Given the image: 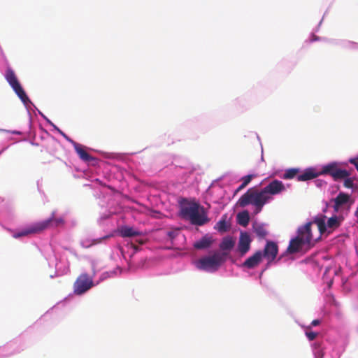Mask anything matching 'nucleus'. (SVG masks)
Wrapping results in <instances>:
<instances>
[{"label":"nucleus","mask_w":358,"mask_h":358,"mask_svg":"<svg viewBox=\"0 0 358 358\" xmlns=\"http://www.w3.org/2000/svg\"><path fill=\"white\" fill-rule=\"evenodd\" d=\"M74 149L76 153L78 155L79 157L84 162H90L94 160V158L92 157L85 150V148L74 141H72Z\"/></svg>","instance_id":"14"},{"label":"nucleus","mask_w":358,"mask_h":358,"mask_svg":"<svg viewBox=\"0 0 358 358\" xmlns=\"http://www.w3.org/2000/svg\"><path fill=\"white\" fill-rule=\"evenodd\" d=\"M320 175H329L333 177L334 180L343 179L350 176L348 171L338 168L336 162L328 164L322 167L320 172H316L315 169H306L303 173L298 176V181H307L314 179Z\"/></svg>","instance_id":"1"},{"label":"nucleus","mask_w":358,"mask_h":358,"mask_svg":"<svg viewBox=\"0 0 358 358\" xmlns=\"http://www.w3.org/2000/svg\"><path fill=\"white\" fill-rule=\"evenodd\" d=\"M357 213H358V208H357Z\"/></svg>","instance_id":"37"},{"label":"nucleus","mask_w":358,"mask_h":358,"mask_svg":"<svg viewBox=\"0 0 358 358\" xmlns=\"http://www.w3.org/2000/svg\"><path fill=\"white\" fill-rule=\"evenodd\" d=\"M180 215L183 219L189 220L192 224L197 226H202L210 221L203 207L196 202L183 205L180 209Z\"/></svg>","instance_id":"2"},{"label":"nucleus","mask_w":358,"mask_h":358,"mask_svg":"<svg viewBox=\"0 0 358 358\" xmlns=\"http://www.w3.org/2000/svg\"><path fill=\"white\" fill-rule=\"evenodd\" d=\"M119 233L122 237H133L137 236L141 234V233L134 229L133 227L124 226L120 229Z\"/></svg>","instance_id":"18"},{"label":"nucleus","mask_w":358,"mask_h":358,"mask_svg":"<svg viewBox=\"0 0 358 358\" xmlns=\"http://www.w3.org/2000/svg\"><path fill=\"white\" fill-rule=\"evenodd\" d=\"M357 171H358V169H357Z\"/></svg>","instance_id":"38"},{"label":"nucleus","mask_w":358,"mask_h":358,"mask_svg":"<svg viewBox=\"0 0 358 358\" xmlns=\"http://www.w3.org/2000/svg\"><path fill=\"white\" fill-rule=\"evenodd\" d=\"M278 252V245L273 241H267L262 252V257H265L270 264L275 259Z\"/></svg>","instance_id":"10"},{"label":"nucleus","mask_w":358,"mask_h":358,"mask_svg":"<svg viewBox=\"0 0 358 358\" xmlns=\"http://www.w3.org/2000/svg\"><path fill=\"white\" fill-rule=\"evenodd\" d=\"M212 243V238L210 237L205 236L202 237L199 241L194 243V247L199 250L206 249L209 248Z\"/></svg>","instance_id":"19"},{"label":"nucleus","mask_w":358,"mask_h":358,"mask_svg":"<svg viewBox=\"0 0 358 358\" xmlns=\"http://www.w3.org/2000/svg\"><path fill=\"white\" fill-rule=\"evenodd\" d=\"M285 190V185L278 180H272L262 189L267 202L272 199L271 195L278 194Z\"/></svg>","instance_id":"8"},{"label":"nucleus","mask_w":358,"mask_h":358,"mask_svg":"<svg viewBox=\"0 0 358 358\" xmlns=\"http://www.w3.org/2000/svg\"><path fill=\"white\" fill-rule=\"evenodd\" d=\"M214 229L222 233L226 232L229 230V226L226 221V216L222 217L219 222H217Z\"/></svg>","instance_id":"23"},{"label":"nucleus","mask_w":358,"mask_h":358,"mask_svg":"<svg viewBox=\"0 0 358 358\" xmlns=\"http://www.w3.org/2000/svg\"><path fill=\"white\" fill-rule=\"evenodd\" d=\"M5 78L9 83L13 91L15 92V94L24 103L27 104L30 102L29 97L27 96L24 90H23L20 82L18 81L14 71L12 69L8 68L6 69L5 73Z\"/></svg>","instance_id":"5"},{"label":"nucleus","mask_w":358,"mask_h":358,"mask_svg":"<svg viewBox=\"0 0 358 358\" xmlns=\"http://www.w3.org/2000/svg\"><path fill=\"white\" fill-rule=\"evenodd\" d=\"M224 262V255L219 252L200 258L196 263L197 268L206 271H215Z\"/></svg>","instance_id":"4"},{"label":"nucleus","mask_w":358,"mask_h":358,"mask_svg":"<svg viewBox=\"0 0 358 358\" xmlns=\"http://www.w3.org/2000/svg\"><path fill=\"white\" fill-rule=\"evenodd\" d=\"M137 242L141 245H143L144 243V241L142 239L137 240Z\"/></svg>","instance_id":"34"},{"label":"nucleus","mask_w":358,"mask_h":358,"mask_svg":"<svg viewBox=\"0 0 358 358\" xmlns=\"http://www.w3.org/2000/svg\"><path fill=\"white\" fill-rule=\"evenodd\" d=\"M262 259V252L257 251L252 256L248 258L243 264V266L253 268L261 262Z\"/></svg>","instance_id":"13"},{"label":"nucleus","mask_w":358,"mask_h":358,"mask_svg":"<svg viewBox=\"0 0 358 358\" xmlns=\"http://www.w3.org/2000/svg\"><path fill=\"white\" fill-rule=\"evenodd\" d=\"M57 130L63 136H65V134L63 131H62L60 129H57Z\"/></svg>","instance_id":"35"},{"label":"nucleus","mask_w":358,"mask_h":358,"mask_svg":"<svg viewBox=\"0 0 358 358\" xmlns=\"http://www.w3.org/2000/svg\"><path fill=\"white\" fill-rule=\"evenodd\" d=\"M299 169L296 168H291L285 170V173L281 176V178L285 180H291L294 178L296 177L298 178V176L300 175L299 174Z\"/></svg>","instance_id":"21"},{"label":"nucleus","mask_w":358,"mask_h":358,"mask_svg":"<svg viewBox=\"0 0 358 358\" xmlns=\"http://www.w3.org/2000/svg\"><path fill=\"white\" fill-rule=\"evenodd\" d=\"M349 199L350 196L348 194L340 192L334 199V210L338 212L341 206L346 204L349 201Z\"/></svg>","instance_id":"17"},{"label":"nucleus","mask_w":358,"mask_h":358,"mask_svg":"<svg viewBox=\"0 0 358 358\" xmlns=\"http://www.w3.org/2000/svg\"><path fill=\"white\" fill-rule=\"evenodd\" d=\"M44 227H45V223H36L33 226L21 231L20 232L15 233L13 234V237L15 238H18L22 236H27L31 234L39 233L44 230Z\"/></svg>","instance_id":"12"},{"label":"nucleus","mask_w":358,"mask_h":358,"mask_svg":"<svg viewBox=\"0 0 358 358\" xmlns=\"http://www.w3.org/2000/svg\"><path fill=\"white\" fill-rule=\"evenodd\" d=\"M93 285L92 278L87 273H82L73 283V292L76 295H81L90 289Z\"/></svg>","instance_id":"6"},{"label":"nucleus","mask_w":358,"mask_h":358,"mask_svg":"<svg viewBox=\"0 0 358 358\" xmlns=\"http://www.w3.org/2000/svg\"><path fill=\"white\" fill-rule=\"evenodd\" d=\"M320 324V320H314L312 321L311 322V326H317Z\"/></svg>","instance_id":"30"},{"label":"nucleus","mask_w":358,"mask_h":358,"mask_svg":"<svg viewBox=\"0 0 358 358\" xmlns=\"http://www.w3.org/2000/svg\"><path fill=\"white\" fill-rule=\"evenodd\" d=\"M246 187V185H243V183H242L239 187L237 189L236 192H239L241 191V189H243V188H245Z\"/></svg>","instance_id":"32"},{"label":"nucleus","mask_w":358,"mask_h":358,"mask_svg":"<svg viewBox=\"0 0 358 358\" xmlns=\"http://www.w3.org/2000/svg\"><path fill=\"white\" fill-rule=\"evenodd\" d=\"M235 241L232 237L227 236L224 238L220 245V248L222 250H229L234 248Z\"/></svg>","instance_id":"20"},{"label":"nucleus","mask_w":358,"mask_h":358,"mask_svg":"<svg viewBox=\"0 0 358 358\" xmlns=\"http://www.w3.org/2000/svg\"><path fill=\"white\" fill-rule=\"evenodd\" d=\"M306 335L309 341H313L317 336V334L313 331H306Z\"/></svg>","instance_id":"27"},{"label":"nucleus","mask_w":358,"mask_h":358,"mask_svg":"<svg viewBox=\"0 0 358 358\" xmlns=\"http://www.w3.org/2000/svg\"><path fill=\"white\" fill-rule=\"evenodd\" d=\"M64 137L72 143L73 141L70 140L66 134L64 136Z\"/></svg>","instance_id":"36"},{"label":"nucleus","mask_w":358,"mask_h":358,"mask_svg":"<svg viewBox=\"0 0 358 358\" xmlns=\"http://www.w3.org/2000/svg\"><path fill=\"white\" fill-rule=\"evenodd\" d=\"M313 222H309L305 225L300 227L297 230V238H299L305 245H308L313 238L311 226Z\"/></svg>","instance_id":"9"},{"label":"nucleus","mask_w":358,"mask_h":358,"mask_svg":"<svg viewBox=\"0 0 358 358\" xmlns=\"http://www.w3.org/2000/svg\"><path fill=\"white\" fill-rule=\"evenodd\" d=\"M326 216L321 215L314 219L313 222L318 227L319 231L321 234H323L327 231L328 227L330 229H335L341 225V220L337 216H333L330 217L327 224L325 222Z\"/></svg>","instance_id":"7"},{"label":"nucleus","mask_w":358,"mask_h":358,"mask_svg":"<svg viewBox=\"0 0 358 358\" xmlns=\"http://www.w3.org/2000/svg\"><path fill=\"white\" fill-rule=\"evenodd\" d=\"M253 228L255 233L259 238H264L266 236L268 232L263 224H257Z\"/></svg>","instance_id":"24"},{"label":"nucleus","mask_w":358,"mask_h":358,"mask_svg":"<svg viewBox=\"0 0 358 358\" xmlns=\"http://www.w3.org/2000/svg\"><path fill=\"white\" fill-rule=\"evenodd\" d=\"M255 177V175H247L241 178L242 183H243V185H248L252 179Z\"/></svg>","instance_id":"25"},{"label":"nucleus","mask_w":358,"mask_h":358,"mask_svg":"<svg viewBox=\"0 0 358 358\" xmlns=\"http://www.w3.org/2000/svg\"><path fill=\"white\" fill-rule=\"evenodd\" d=\"M238 222L243 227H246L250 221V215L248 211L239 213L237 215Z\"/></svg>","instance_id":"22"},{"label":"nucleus","mask_w":358,"mask_h":358,"mask_svg":"<svg viewBox=\"0 0 358 358\" xmlns=\"http://www.w3.org/2000/svg\"><path fill=\"white\" fill-rule=\"evenodd\" d=\"M350 164L355 165L357 170L358 169V157L350 159Z\"/></svg>","instance_id":"28"},{"label":"nucleus","mask_w":358,"mask_h":358,"mask_svg":"<svg viewBox=\"0 0 358 358\" xmlns=\"http://www.w3.org/2000/svg\"><path fill=\"white\" fill-rule=\"evenodd\" d=\"M344 187L346 188H352L353 187V180L350 178H345L344 180Z\"/></svg>","instance_id":"26"},{"label":"nucleus","mask_w":358,"mask_h":358,"mask_svg":"<svg viewBox=\"0 0 358 358\" xmlns=\"http://www.w3.org/2000/svg\"><path fill=\"white\" fill-rule=\"evenodd\" d=\"M130 246L131 248L134 250L135 252H136L138 250V247L132 243L130 244Z\"/></svg>","instance_id":"31"},{"label":"nucleus","mask_w":358,"mask_h":358,"mask_svg":"<svg viewBox=\"0 0 358 358\" xmlns=\"http://www.w3.org/2000/svg\"><path fill=\"white\" fill-rule=\"evenodd\" d=\"M267 203L266 198L262 191L255 187L250 188L238 199V203L241 207H245L249 204L255 206V213L261 212L263 206Z\"/></svg>","instance_id":"3"},{"label":"nucleus","mask_w":358,"mask_h":358,"mask_svg":"<svg viewBox=\"0 0 358 358\" xmlns=\"http://www.w3.org/2000/svg\"><path fill=\"white\" fill-rule=\"evenodd\" d=\"M38 223H45V227H44V230H45L51 227H57L63 225L64 224V220L62 217L56 218L55 212H52L49 219L39 222Z\"/></svg>","instance_id":"15"},{"label":"nucleus","mask_w":358,"mask_h":358,"mask_svg":"<svg viewBox=\"0 0 358 358\" xmlns=\"http://www.w3.org/2000/svg\"><path fill=\"white\" fill-rule=\"evenodd\" d=\"M251 239L247 232H241L239 238L238 250L243 255L247 253L250 248Z\"/></svg>","instance_id":"11"},{"label":"nucleus","mask_w":358,"mask_h":358,"mask_svg":"<svg viewBox=\"0 0 358 358\" xmlns=\"http://www.w3.org/2000/svg\"><path fill=\"white\" fill-rule=\"evenodd\" d=\"M168 236H169L171 238H174V232H173V231H169V232H168Z\"/></svg>","instance_id":"33"},{"label":"nucleus","mask_w":358,"mask_h":358,"mask_svg":"<svg viewBox=\"0 0 358 358\" xmlns=\"http://www.w3.org/2000/svg\"><path fill=\"white\" fill-rule=\"evenodd\" d=\"M305 245L303 241L296 236L290 240L289 244L287 248L286 252L288 254H294L299 252Z\"/></svg>","instance_id":"16"},{"label":"nucleus","mask_w":358,"mask_h":358,"mask_svg":"<svg viewBox=\"0 0 358 358\" xmlns=\"http://www.w3.org/2000/svg\"><path fill=\"white\" fill-rule=\"evenodd\" d=\"M109 237H110V236H103V238H101L99 239L94 240L93 241V243L94 244L99 243L101 242L102 240L108 238Z\"/></svg>","instance_id":"29"}]
</instances>
